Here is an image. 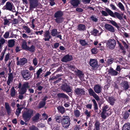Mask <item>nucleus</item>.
<instances>
[{"mask_svg":"<svg viewBox=\"0 0 130 130\" xmlns=\"http://www.w3.org/2000/svg\"><path fill=\"white\" fill-rule=\"evenodd\" d=\"M105 10L106 11L102 10V14L104 16H107L108 15V14L112 17L114 18H117L120 20L123 19V17L121 15L117 12H116L113 13L111 10L107 8H105Z\"/></svg>","mask_w":130,"mask_h":130,"instance_id":"obj_1","label":"nucleus"},{"mask_svg":"<svg viewBox=\"0 0 130 130\" xmlns=\"http://www.w3.org/2000/svg\"><path fill=\"white\" fill-rule=\"evenodd\" d=\"M33 115V111L31 109H26L24 112L23 117L26 122L28 121Z\"/></svg>","mask_w":130,"mask_h":130,"instance_id":"obj_2","label":"nucleus"},{"mask_svg":"<svg viewBox=\"0 0 130 130\" xmlns=\"http://www.w3.org/2000/svg\"><path fill=\"white\" fill-rule=\"evenodd\" d=\"M70 119L69 116H65L62 117L61 123L63 127H68L70 125Z\"/></svg>","mask_w":130,"mask_h":130,"instance_id":"obj_3","label":"nucleus"},{"mask_svg":"<svg viewBox=\"0 0 130 130\" xmlns=\"http://www.w3.org/2000/svg\"><path fill=\"white\" fill-rule=\"evenodd\" d=\"M2 9L11 11L13 12L15 11L13 4L9 2H8L6 3V5L3 7Z\"/></svg>","mask_w":130,"mask_h":130,"instance_id":"obj_4","label":"nucleus"},{"mask_svg":"<svg viewBox=\"0 0 130 130\" xmlns=\"http://www.w3.org/2000/svg\"><path fill=\"white\" fill-rule=\"evenodd\" d=\"M116 44V40L113 39H109L106 42V46L111 50L113 49Z\"/></svg>","mask_w":130,"mask_h":130,"instance_id":"obj_5","label":"nucleus"},{"mask_svg":"<svg viewBox=\"0 0 130 130\" xmlns=\"http://www.w3.org/2000/svg\"><path fill=\"white\" fill-rule=\"evenodd\" d=\"M21 74L24 78L26 80H28L30 78V73L27 70H24L21 72Z\"/></svg>","mask_w":130,"mask_h":130,"instance_id":"obj_6","label":"nucleus"},{"mask_svg":"<svg viewBox=\"0 0 130 130\" xmlns=\"http://www.w3.org/2000/svg\"><path fill=\"white\" fill-rule=\"evenodd\" d=\"M72 70L74 71L75 74L77 76H78L80 79H82L83 77V74L82 73L81 71L77 69H75L73 66H71Z\"/></svg>","mask_w":130,"mask_h":130,"instance_id":"obj_7","label":"nucleus"},{"mask_svg":"<svg viewBox=\"0 0 130 130\" xmlns=\"http://www.w3.org/2000/svg\"><path fill=\"white\" fill-rule=\"evenodd\" d=\"M30 4V8L32 9L37 7L38 5V0H28Z\"/></svg>","mask_w":130,"mask_h":130,"instance_id":"obj_8","label":"nucleus"},{"mask_svg":"<svg viewBox=\"0 0 130 130\" xmlns=\"http://www.w3.org/2000/svg\"><path fill=\"white\" fill-rule=\"evenodd\" d=\"M27 59L25 58H20L19 60L17 61V65L21 67L27 63Z\"/></svg>","mask_w":130,"mask_h":130,"instance_id":"obj_9","label":"nucleus"},{"mask_svg":"<svg viewBox=\"0 0 130 130\" xmlns=\"http://www.w3.org/2000/svg\"><path fill=\"white\" fill-rule=\"evenodd\" d=\"M61 88L63 91L67 92H71V89L69 86L66 84H64L62 85Z\"/></svg>","mask_w":130,"mask_h":130,"instance_id":"obj_10","label":"nucleus"},{"mask_svg":"<svg viewBox=\"0 0 130 130\" xmlns=\"http://www.w3.org/2000/svg\"><path fill=\"white\" fill-rule=\"evenodd\" d=\"M90 65L94 68H97L98 67L97 61L96 60L91 59L90 61Z\"/></svg>","mask_w":130,"mask_h":130,"instance_id":"obj_11","label":"nucleus"},{"mask_svg":"<svg viewBox=\"0 0 130 130\" xmlns=\"http://www.w3.org/2000/svg\"><path fill=\"white\" fill-rule=\"evenodd\" d=\"M93 89L95 93H99L101 92L102 87L99 85H96L94 86Z\"/></svg>","mask_w":130,"mask_h":130,"instance_id":"obj_12","label":"nucleus"},{"mask_svg":"<svg viewBox=\"0 0 130 130\" xmlns=\"http://www.w3.org/2000/svg\"><path fill=\"white\" fill-rule=\"evenodd\" d=\"M72 59L73 57L72 56L67 55L63 57L61 60L63 62H66L68 61H70Z\"/></svg>","mask_w":130,"mask_h":130,"instance_id":"obj_13","label":"nucleus"},{"mask_svg":"<svg viewBox=\"0 0 130 130\" xmlns=\"http://www.w3.org/2000/svg\"><path fill=\"white\" fill-rule=\"evenodd\" d=\"M75 92L76 94L78 95L81 96L85 94V91L82 89L77 88L75 90Z\"/></svg>","mask_w":130,"mask_h":130,"instance_id":"obj_14","label":"nucleus"},{"mask_svg":"<svg viewBox=\"0 0 130 130\" xmlns=\"http://www.w3.org/2000/svg\"><path fill=\"white\" fill-rule=\"evenodd\" d=\"M105 28L108 31L113 32L115 31V29L114 27L110 24H106L105 25Z\"/></svg>","mask_w":130,"mask_h":130,"instance_id":"obj_15","label":"nucleus"},{"mask_svg":"<svg viewBox=\"0 0 130 130\" xmlns=\"http://www.w3.org/2000/svg\"><path fill=\"white\" fill-rule=\"evenodd\" d=\"M110 114V112L102 111L101 114V117L103 119H105Z\"/></svg>","mask_w":130,"mask_h":130,"instance_id":"obj_16","label":"nucleus"},{"mask_svg":"<svg viewBox=\"0 0 130 130\" xmlns=\"http://www.w3.org/2000/svg\"><path fill=\"white\" fill-rule=\"evenodd\" d=\"M70 3L74 7H77L79 4L78 0H71Z\"/></svg>","mask_w":130,"mask_h":130,"instance_id":"obj_17","label":"nucleus"},{"mask_svg":"<svg viewBox=\"0 0 130 130\" xmlns=\"http://www.w3.org/2000/svg\"><path fill=\"white\" fill-rule=\"evenodd\" d=\"M13 76L12 74H10L8 76V79L7 82L8 85H9L10 83H12L13 81Z\"/></svg>","mask_w":130,"mask_h":130,"instance_id":"obj_18","label":"nucleus"},{"mask_svg":"<svg viewBox=\"0 0 130 130\" xmlns=\"http://www.w3.org/2000/svg\"><path fill=\"white\" fill-rule=\"evenodd\" d=\"M108 72L110 75L112 76H116L117 75L118 72L113 69L110 68L109 69Z\"/></svg>","mask_w":130,"mask_h":130,"instance_id":"obj_19","label":"nucleus"},{"mask_svg":"<svg viewBox=\"0 0 130 130\" xmlns=\"http://www.w3.org/2000/svg\"><path fill=\"white\" fill-rule=\"evenodd\" d=\"M63 15V12L61 11H58L55 13L54 14L55 18H58L62 17Z\"/></svg>","mask_w":130,"mask_h":130,"instance_id":"obj_20","label":"nucleus"},{"mask_svg":"<svg viewBox=\"0 0 130 130\" xmlns=\"http://www.w3.org/2000/svg\"><path fill=\"white\" fill-rule=\"evenodd\" d=\"M15 41L13 39L9 40L8 41V46L9 47H12L15 45Z\"/></svg>","mask_w":130,"mask_h":130,"instance_id":"obj_21","label":"nucleus"},{"mask_svg":"<svg viewBox=\"0 0 130 130\" xmlns=\"http://www.w3.org/2000/svg\"><path fill=\"white\" fill-rule=\"evenodd\" d=\"M5 105L6 110L8 113L9 115L11 112V108L8 103H5Z\"/></svg>","mask_w":130,"mask_h":130,"instance_id":"obj_22","label":"nucleus"},{"mask_svg":"<svg viewBox=\"0 0 130 130\" xmlns=\"http://www.w3.org/2000/svg\"><path fill=\"white\" fill-rule=\"evenodd\" d=\"M17 93L14 87H13L10 89V95L12 97H14L15 96Z\"/></svg>","mask_w":130,"mask_h":130,"instance_id":"obj_23","label":"nucleus"},{"mask_svg":"<svg viewBox=\"0 0 130 130\" xmlns=\"http://www.w3.org/2000/svg\"><path fill=\"white\" fill-rule=\"evenodd\" d=\"M102 111L110 112V110L109 106L107 105H104L102 107Z\"/></svg>","mask_w":130,"mask_h":130,"instance_id":"obj_24","label":"nucleus"},{"mask_svg":"<svg viewBox=\"0 0 130 130\" xmlns=\"http://www.w3.org/2000/svg\"><path fill=\"white\" fill-rule=\"evenodd\" d=\"M40 115L39 113H37L33 118V120L35 122H38L40 119Z\"/></svg>","mask_w":130,"mask_h":130,"instance_id":"obj_25","label":"nucleus"},{"mask_svg":"<svg viewBox=\"0 0 130 130\" xmlns=\"http://www.w3.org/2000/svg\"><path fill=\"white\" fill-rule=\"evenodd\" d=\"M122 130H130V124L129 123L125 124L123 127Z\"/></svg>","mask_w":130,"mask_h":130,"instance_id":"obj_26","label":"nucleus"},{"mask_svg":"<svg viewBox=\"0 0 130 130\" xmlns=\"http://www.w3.org/2000/svg\"><path fill=\"white\" fill-rule=\"evenodd\" d=\"M78 29L80 31H84L86 30V28L85 25L80 24L78 26Z\"/></svg>","mask_w":130,"mask_h":130,"instance_id":"obj_27","label":"nucleus"},{"mask_svg":"<svg viewBox=\"0 0 130 130\" xmlns=\"http://www.w3.org/2000/svg\"><path fill=\"white\" fill-rule=\"evenodd\" d=\"M56 18V19H55V22L58 24L62 22L64 20V19L62 17Z\"/></svg>","mask_w":130,"mask_h":130,"instance_id":"obj_28","label":"nucleus"},{"mask_svg":"<svg viewBox=\"0 0 130 130\" xmlns=\"http://www.w3.org/2000/svg\"><path fill=\"white\" fill-rule=\"evenodd\" d=\"M23 28H24L25 30V32L27 33L28 34H29L30 33H31V35L32 33H31V30L27 26H24L23 27Z\"/></svg>","mask_w":130,"mask_h":130,"instance_id":"obj_29","label":"nucleus"},{"mask_svg":"<svg viewBox=\"0 0 130 130\" xmlns=\"http://www.w3.org/2000/svg\"><path fill=\"white\" fill-rule=\"evenodd\" d=\"M57 96L59 98H65L66 99H68V96L63 93H59L57 94Z\"/></svg>","mask_w":130,"mask_h":130,"instance_id":"obj_30","label":"nucleus"},{"mask_svg":"<svg viewBox=\"0 0 130 130\" xmlns=\"http://www.w3.org/2000/svg\"><path fill=\"white\" fill-rule=\"evenodd\" d=\"M27 44L26 41L25 40H23L22 42V47L23 49L26 50L28 48V47L27 46Z\"/></svg>","mask_w":130,"mask_h":130,"instance_id":"obj_31","label":"nucleus"},{"mask_svg":"<svg viewBox=\"0 0 130 130\" xmlns=\"http://www.w3.org/2000/svg\"><path fill=\"white\" fill-rule=\"evenodd\" d=\"M9 32H6L5 34L3 35V37L5 39H7L9 38H13L14 37V36L13 35L11 34L10 36V37H9Z\"/></svg>","mask_w":130,"mask_h":130,"instance_id":"obj_32","label":"nucleus"},{"mask_svg":"<svg viewBox=\"0 0 130 130\" xmlns=\"http://www.w3.org/2000/svg\"><path fill=\"white\" fill-rule=\"evenodd\" d=\"M109 23L111 24L113 26H115L117 28H119V26L118 25L117 23L115 21L111 20H109Z\"/></svg>","mask_w":130,"mask_h":130,"instance_id":"obj_33","label":"nucleus"},{"mask_svg":"<svg viewBox=\"0 0 130 130\" xmlns=\"http://www.w3.org/2000/svg\"><path fill=\"white\" fill-rule=\"evenodd\" d=\"M108 101L111 105H113L115 103V100L113 98L109 97Z\"/></svg>","mask_w":130,"mask_h":130,"instance_id":"obj_34","label":"nucleus"},{"mask_svg":"<svg viewBox=\"0 0 130 130\" xmlns=\"http://www.w3.org/2000/svg\"><path fill=\"white\" fill-rule=\"evenodd\" d=\"M57 31L56 29H54L52 30L51 32V35L53 36H55L57 34Z\"/></svg>","mask_w":130,"mask_h":130,"instance_id":"obj_35","label":"nucleus"},{"mask_svg":"<svg viewBox=\"0 0 130 130\" xmlns=\"http://www.w3.org/2000/svg\"><path fill=\"white\" fill-rule=\"evenodd\" d=\"M117 6L122 11H124L125 10L124 6L121 2H119Z\"/></svg>","mask_w":130,"mask_h":130,"instance_id":"obj_36","label":"nucleus"},{"mask_svg":"<svg viewBox=\"0 0 130 130\" xmlns=\"http://www.w3.org/2000/svg\"><path fill=\"white\" fill-rule=\"evenodd\" d=\"M79 41L80 44L83 46H87L88 45V43L84 40H80Z\"/></svg>","mask_w":130,"mask_h":130,"instance_id":"obj_37","label":"nucleus"},{"mask_svg":"<svg viewBox=\"0 0 130 130\" xmlns=\"http://www.w3.org/2000/svg\"><path fill=\"white\" fill-rule=\"evenodd\" d=\"M122 86L125 90L128 89L129 88V86L127 82H124L123 83Z\"/></svg>","mask_w":130,"mask_h":130,"instance_id":"obj_38","label":"nucleus"},{"mask_svg":"<svg viewBox=\"0 0 130 130\" xmlns=\"http://www.w3.org/2000/svg\"><path fill=\"white\" fill-rule=\"evenodd\" d=\"M58 110L62 114L64 113L65 111L64 108L62 106H59L57 108Z\"/></svg>","mask_w":130,"mask_h":130,"instance_id":"obj_39","label":"nucleus"},{"mask_svg":"<svg viewBox=\"0 0 130 130\" xmlns=\"http://www.w3.org/2000/svg\"><path fill=\"white\" fill-rule=\"evenodd\" d=\"M74 113L75 116L77 117H79L80 115L79 111L77 109L74 111Z\"/></svg>","mask_w":130,"mask_h":130,"instance_id":"obj_40","label":"nucleus"},{"mask_svg":"<svg viewBox=\"0 0 130 130\" xmlns=\"http://www.w3.org/2000/svg\"><path fill=\"white\" fill-rule=\"evenodd\" d=\"M55 118L56 121L58 123L62 122V118L60 116L56 115L55 116Z\"/></svg>","mask_w":130,"mask_h":130,"instance_id":"obj_41","label":"nucleus"},{"mask_svg":"<svg viewBox=\"0 0 130 130\" xmlns=\"http://www.w3.org/2000/svg\"><path fill=\"white\" fill-rule=\"evenodd\" d=\"M5 42V40L3 38H0V43L1 44L0 48H1L2 47V45L4 44Z\"/></svg>","mask_w":130,"mask_h":130,"instance_id":"obj_42","label":"nucleus"},{"mask_svg":"<svg viewBox=\"0 0 130 130\" xmlns=\"http://www.w3.org/2000/svg\"><path fill=\"white\" fill-rule=\"evenodd\" d=\"M88 91L90 95L91 96H93L95 94L93 90L91 88H90L88 90Z\"/></svg>","mask_w":130,"mask_h":130,"instance_id":"obj_43","label":"nucleus"},{"mask_svg":"<svg viewBox=\"0 0 130 130\" xmlns=\"http://www.w3.org/2000/svg\"><path fill=\"white\" fill-rule=\"evenodd\" d=\"M90 20L96 22L97 21L98 19L97 17L94 15H92L91 16L90 18Z\"/></svg>","mask_w":130,"mask_h":130,"instance_id":"obj_44","label":"nucleus"},{"mask_svg":"<svg viewBox=\"0 0 130 130\" xmlns=\"http://www.w3.org/2000/svg\"><path fill=\"white\" fill-rule=\"evenodd\" d=\"M26 50H28L29 51L32 52H34L35 51V47L33 45H32L30 47L28 46Z\"/></svg>","mask_w":130,"mask_h":130,"instance_id":"obj_45","label":"nucleus"},{"mask_svg":"<svg viewBox=\"0 0 130 130\" xmlns=\"http://www.w3.org/2000/svg\"><path fill=\"white\" fill-rule=\"evenodd\" d=\"M92 101L93 103L94 109L95 110L98 109V105L95 100L94 99H93L92 100Z\"/></svg>","mask_w":130,"mask_h":130,"instance_id":"obj_46","label":"nucleus"},{"mask_svg":"<svg viewBox=\"0 0 130 130\" xmlns=\"http://www.w3.org/2000/svg\"><path fill=\"white\" fill-rule=\"evenodd\" d=\"M129 114L128 112H126L124 115L123 118L125 119H127L129 116Z\"/></svg>","mask_w":130,"mask_h":130,"instance_id":"obj_47","label":"nucleus"},{"mask_svg":"<svg viewBox=\"0 0 130 130\" xmlns=\"http://www.w3.org/2000/svg\"><path fill=\"white\" fill-rule=\"evenodd\" d=\"M26 89L22 87L20 92V94H24L26 92Z\"/></svg>","mask_w":130,"mask_h":130,"instance_id":"obj_48","label":"nucleus"},{"mask_svg":"<svg viewBox=\"0 0 130 130\" xmlns=\"http://www.w3.org/2000/svg\"><path fill=\"white\" fill-rule=\"evenodd\" d=\"M95 127L96 130H99L100 125V123L98 121H96L95 124Z\"/></svg>","mask_w":130,"mask_h":130,"instance_id":"obj_49","label":"nucleus"},{"mask_svg":"<svg viewBox=\"0 0 130 130\" xmlns=\"http://www.w3.org/2000/svg\"><path fill=\"white\" fill-rule=\"evenodd\" d=\"M22 109V108H18L16 112V115H17L18 117V116L19 114L21 113V111Z\"/></svg>","mask_w":130,"mask_h":130,"instance_id":"obj_50","label":"nucleus"},{"mask_svg":"<svg viewBox=\"0 0 130 130\" xmlns=\"http://www.w3.org/2000/svg\"><path fill=\"white\" fill-rule=\"evenodd\" d=\"M42 70L41 68H40L39 70L37 71V77L39 78V75L42 72Z\"/></svg>","mask_w":130,"mask_h":130,"instance_id":"obj_51","label":"nucleus"},{"mask_svg":"<svg viewBox=\"0 0 130 130\" xmlns=\"http://www.w3.org/2000/svg\"><path fill=\"white\" fill-rule=\"evenodd\" d=\"M50 32L48 31H46L45 32L44 36L45 37H49L50 36H51L50 35Z\"/></svg>","mask_w":130,"mask_h":130,"instance_id":"obj_52","label":"nucleus"},{"mask_svg":"<svg viewBox=\"0 0 130 130\" xmlns=\"http://www.w3.org/2000/svg\"><path fill=\"white\" fill-rule=\"evenodd\" d=\"M113 59L111 58H108L107 61V63L108 65L111 64L112 62Z\"/></svg>","mask_w":130,"mask_h":130,"instance_id":"obj_53","label":"nucleus"},{"mask_svg":"<svg viewBox=\"0 0 130 130\" xmlns=\"http://www.w3.org/2000/svg\"><path fill=\"white\" fill-rule=\"evenodd\" d=\"M10 57V54L8 53L5 56V62H6L9 59Z\"/></svg>","mask_w":130,"mask_h":130,"instance_id":"obj_54","label":"nucleus"},{"mask_svg":"<svg viewBox=\"0 0 130 130\" xmlns=\"http://www.w3.org/2000/svg\"><path fill=\"white\" fill-rule=\"evenodd\" d=\"M85 113L87 116V117H89L90 116V112L89 111L87 110H85Z\"/></svg>","mask_w":130,"mask_h":130,"instance_id":"obj_55","label":"nucleus"},{"mask_svg":"<svg viewBox=\"0 0 130 130\" xmlns=\"http://www.w3.org/2000/svg\"><path fill=\"white\" fill-rule=\"evenodd\" d=\"M45 104V102L43 101L40 102L39 104V107L40 108H41L44 106Z\"/></svg>","mask_w":130,"mask_h":130,"instance_id":"obj_56","label":"nucleus"},{"mask_svg":"<svg viewBox=\"0 0 130 130\" xmlns=\"http://www.w3.org/2000/svg\"><path fill=\"white\" fill-rule=\"evenodd\" d=\"M98 50L96 48H93L92 49L91 52L93 54H96L98 52Z\"/></svg>","mask_w":130,"mask_h":130,"instance_id":"obj_57","label":"nucleus"},{"mask_svg":"<svg viewBox=\"0 0 130 130\" xmlns=\"http://www.w3.org/2000/svg\"><path fill=\"white\" fill-rule=\"evenodd\" d=\"M10 19H5L4 20V25H7L9 24V20Z\"/></svg>","mask_w":130,"mask_h":130,"instance_id":"obj_58","label":"nucleus"},{"mask_svg":"<svg viewBox=\"0 0 130 130\" xmlns=\"http://www.w3.org/2000/svg\"><path fill=\"white\" fill-rule=\"evenodd\" d=\"M95 99L97 101H99L100 100V98L99 96L97 95L96 93L93 96Z\"/></svg>","mask_w":130,"mask_h":130,"instance_id":"obj_59","label":"nucleus"},{"mask_svg":"<svg viewBox=\"0 0 130 130\" xmlns=\"http://www.w3.org/2000/svg\"><path fill=\"white\" fill-rule=\"evenodd\" d=\"M33 63L35 66L37 65L38 63L37 59L36 58H35L33 59Z\"/></svg>","mask_w":130,"mask_h":130,"instance_id":"obj_60","label":"nucleus"},{"mask_svg":"<svg viewBox=\"0 0 130 130\" xmlns=\"http://www.w3.org/2000/svg\"><path fill=\"white\" fill-rule=\"evenodd\" d=\"M42 117L44 120H46L48 117V115L45 113H43L42 115Z\"/></svg>","mask_w":130,"mask_h":130,"instance_id":"obj_61","label":"nucleus"},{"mask_svg":"<svg viewBox=\"0 0 130 130\" xmlns=\"http://www.w3.org/2000/svg\"><path fill=\"white\" fill-rule=\"evenodd\" d=\"M110 6L111 8L113 10H116V9H117L116 6L112 4H110Z\"/></svg>","mask_w":130,"mask_h":130,"instance_id":"obj_62","label":"nucleus"},{"mask_svg":"<svg viewBox=\"0 0 130 130\" xmlns=\"http://www.w3.org/2000/svg\"><path fill=\"white\" fill-rule=\"evenodd\" d=\"M43 32V31L42 30L40 31H38L36 32H35V33L37 35H41Z\"/></svg>","mask_w":130,"mask_h":130,"instance_id":"obj_63","label":"nucleus"},{"mask_svg":"<svg viewBox=\"0 0 130 130\" xmlns=\"http://www.w3.org/2000/svg\"><path fill=\"white\" fill-rule=\"evenodd\" d=\"M5 51H3L1 53V55H2V56H1L0 58V60H2L4 57V54H5Z\"/></svg>","mask_w":130,"mask_h":130,"instance_id":"obj_64","label":"nucleus"}]
</instances>
